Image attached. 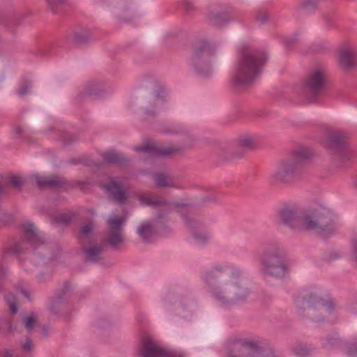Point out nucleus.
I'll return each mask as SVG.
<instances>
[{"label": "nucleus", "mask_w": 357, "mask_h": 357, "mask_svg": "<svg viewBox=\"0 0 357 357\" xmlns=\"http://www.w3.org/2000/svg\"><path fill=\"white\" fill-rule=\"evenodd\" d=\"M325 146L342 163L349 162L353 157L347 139L341 132L329 135Z\"/></svg>", "instance_id": "ddd939ff"}, {"label": "nucleus", "mask_w": 357, "mask_h": 357, "mask_svg": "<svg viewBox=\"0 0 357 357\" xmlns=\"http://www.w3.org/2000/svg\"><path fill=\"white\" fill-rule=\"evenodd\" d=\"M138 198L141 204L147 206H152L154 208L159 206L167 205V202L164 199H153L152 198L146 197L143 195H139Z\"/></svg>", "instance_id": "7c9ffc66"}, {"label": "nucleus", "mask_w": 357, "mask_h": 357, "mask_svg": "<svg viewBox=\"0 0 357 357\" xmlns=\"http://www.w3.org/2000/svg\"><path fill=\"white\" fill-rule=\"evenodd\" d=\"M326 86L327 75L325 70L315 68L309 73L297 93L309 102H315L324 96Z\"/></svg>", "instance_id": "0eeeda50"}, {"label": "nucleus", "mask_w": 357, "mask_h": 357, "mask_svg": "<svg viewBox=\"0 0 357 357\" xmlns=\"http://www.w3.org/2000/svg\"><path fill=\"white\" fill-rule=\"evenodd\" d=\"M72 294L71 284L66 282L62 288L56 291L54 296L50 299L48 309L52 314H57L60 312L61 306L68 303Z\"/></svg>", "instance_id": "f3484780"}, {"label": "nucleus", "mask_w": 357, "mask_h": 357, "mask_svg": "<svg viewBox=\"0 0 357 357\" xmlns=\"http://www.w3.org/2000/svg\"><path fill=\"white\" fill-rule=\"evenodd\" d=\"M9 183L14 188H20L24 183V181L22 177L11 175L9 176Z\"/></svg>", "instance_id": "c03bdc74"}, {"label": "nucleus", "mask_w": 357, "mask_h": 357, "mask_svg": "<svg viewBox=\"0 0 357 357\" xmlns=\"http://www.w3.org/2000/svg\"><path fill=\"white\" fill-rule=\"evenodd\" d=\"M351 252L353 257L357 260V240L353 239L351 241Z\"/></svg>", "instance_id": "603ef678"}, {"label": "nucleus", "mask_w": 357, "mask_h": 357, "mask_svg": "<svg viewBox=\"0 0 357 357\" xmlns=\"http://www.w3.org/2000/svg\"><path fill=\"white\" fill-rule=\"evenodd\" d=\"M354 187L357 189V177L354 180Z\"/></svg>", "instance_id": "338daca9"}, {"label": "nucleus", "mask_w": 357, "mask_h": 357, "mask_svg": "<svg viewBox=\"0 0 357 357\" xmlns=\"http://www.w3.org/2000/svg\"><path fill=\"white\" fill-rule=\"evenodd\" d=\"M8 272L7 268L5 267H1L0 268V277L3 278L6 275Z\"/></svg>", "instance_id": "13d9d810"}, {"label": "nucleus", "mask_w": 357, "mask_h": 357, "mask_svg": "<svg viewBox=\"0 0 357 357\" xmlns=\"http://www.w3.org/2000/svg\"><path fill=\"white\" fill-rule=\"evenodd\" d=\"M1 322L2 323L3 322L9 328V330L12 331V326H11V322H10V319H6L5 320H0V329L2 328Z\"/></svg>", "instance_id": "4d7b16f0"}, {"label": "nucleus", "mask_w": 357, "mask_h": 357, "mask_svg": "<svg viewBox=\"0 0 357 357\" xmlns=\"http://www.w3.org/2000/svg\"><path fill=\"white\" fill-rule=\"evenodd\" d=\"M36 323V319L33 313L23 318V324L29 333L33 331Z\"/></svg>", "instance_id": "ea45409f"}, {"label": "nucleus", "mask_w": 357, "mask_h": 357, "mask_svg": "<svg viewBox=\"0 0 357 357\" xmlns=\"http://www.w3.org/2000/svg\"><path fill=\"white\" fill-rule=\"evenodd\" d=\"M137 233L144 243H149L151 242L156 231L150 222L145 221L138 227Z\"/></svg>", "instance_id": "b1692460"}, {"label": "nucleus", "mask_w": 357, "mask_h": 357, "mask_svg": "<svg viewBox=\"0 0 357 357\" xmlns=\"http://www.w3.org/2000/svg\"><path fill=\"white\" fill-rule=\"evenodd\" d=\"M298 41L297 35L287 38L284 40V44L287 47H291Z\"/></svg>", "instance_id": "09e8293b"}, {"label": "nucleus", "mask_w": 357, "mask_h": 357, "mask_svg": "<svg viewBox=\"0 0 357 357\" xmlns=\"http://www.w3.org/2000/svg\"><path fill=\"white\" fill-rule=\"evenodd\" d=\"M162 132L170 135H188L189 134V130L185 126L178 123L169 125L162 129Z\"/></svg>", "instance_id": "2f4dec72"}, {"label": "nucleus", "mask_w": 357, "mask_h": 357, "mask_svg": "<svg viewBox=\"0 0 357 357\" xmlns=\"http://www.w3.org/2000/svg\"><path fill=\"white\" fill-rule=\"evenodd\" d=\"M210 22L215 26H223L231 20V12H211L209 15Z\"/></svg>", "instance_id": "a878e982"}, {"label": "nucleus", "mask_w": 357, "mask_h": 357, "mask_svg": "<svg viewBox=\"0 0 357 357\" xmlns=\"http://www.w3.org/2000/svg\"><path fill=\"white\" fill-rule=\"evenodd\" d=\"M48 6L50 7L51 10L54 13H56V7L64 3L66 0H45Z\"/></svg>", "instance_id": "a18cd8bd"}, {"label": "nucleus", "mask_w": 357, "mask_h": 357, "mask_svg": "<svg viewBox=\"0 0 357 357\" xmlns=\"http://www.w3.org/2000/svg\"><path fill=\"white\" fill-rule=\"evenodd\" d=\"M38 280L40 282H44V274L43 273H40L38 275Z\"/></svg>", "instance_id": "e2e57ef3"}, {"label": "nucleus", "mask_w": 357, "mask_h": 357, "mask_svg": "<svg viewBox=\"0 0 357 357\" xmlns=\"http://www.w3.org/2000/svg\"><path fill=\"white\" fill-rule=\"evenodd\" d=\"M268 59V55L264 50L243 49L231 77L233 86L237 89H245L252 84L261 74Z\"/></svg>", "instance_id": "20e7f679"}, {"label": "nucleus", "mask_w": 357, "mask_h": 357, "mask_svg": "<svg viewBox=\"0 0 357 357\" xmlns=\"http://www.w3.org/2000/svg\"><path fill=\"white\" fill-rule=\"evenodd\" d=\"M20 291L28 301H31V294L27 289L21 288Z\"/></svg>", "instance_id": "864d4df0"}, {"label": "nucleus", "mask_w": 357, "mask_h": 357, "mask_svg": "<svg viewBox=\"0 0 357 357\" xmlns=\"http://www.w3.org/2000/svg\"><path fill=\"white\" fill-rule=\"evenodd\" d=\"M324 19L326 21V22L327 23L328 26H331V17L328 15H324Z\"/></svg>", "instance_id": "052dcab7"}, {"label": "nucleus", "mask_w": 357, "mask_h": 357, "mask_svg": "<svg viewBox=\"0 0 357 357\" xmlns=\"http://www.w3.org/2000/svg\"><path fill=\"white\" fill-rule=\"evenodd\" d=\"M93 224L91 221H89L87 224L81 227L79 235V241L82 245L86 244L87 240L89 238L90 234H91L93 231Z\"/></svg>", "instance_id": "72a5a7b5"}, {"label": "nucleus", "mask_w": 357, "mask_h": 357, "mask_svg": "<svg viewBox=\"0 0 357 357\" xmlns=\"http://www.w3.org/2000/svg\"><path fill=\"white\" fill-rule=\"evenodd\" d=\"M5 300L6 303L9 306V309L13 314H15L17 312V299L16 296L12 294L9 293L5 296Z\"/></svg>", "instance_id": "58836bf2"}, {"label": "nucleus", "mask_w": 357, "mask_h": 357, "mask_svg": "<svg viewBox=\"0 0 357 357\" xmlns=\"http://www.w3.org/2000/svg\"><path fill=\"white\" fill-rule=\"evenodd\" d=\"M241 277V269L231 263L216 264L201 273L213 299L225 309L247 301L250 290L238 281Z\"/></svg>", "instance_id": "f257e3e1"}, {"label": "nucleus", "mask_w": 357, "mask_h": 357, "mask_svg": "<svg viewBox=\"0 0 357 357\" xmlns=\"http://www.w3.org/2000/svg\"><path fill=\"white\" fill-rule=\"evenodd\" d=\"M334 216L331 209L324 206L301 211L294 205L285 204L277 212L278 222L294 231L305 229L331 233Z\"/></svg>", "instance_id": "f03ea898"}, {"label": "nucleus", "mask_w": 357, "mask_h": 357, "mask_svg": "<svg viewBox=\"0 0 357 357\" xmlns=\"http://www.w3.org/2000/svg\"><path fill=\"white\" fill-rule=\"evenodd\" d=\"M105 93L104 85L100 82L88 84L84 89V95L89 98H98L102 97Z\"/></svg>", "instance_id": "393cba45"}, {"label": "nucleus", "mask_w": 357, "mask_h": 357, "mask_svg": "<svg viewBox=\"0 0 357 357\" xmlns=\"http://www.w3.org/2000/svg\"><path fill=\"white\" fill-rule=\"evenodd\" d=\"M91 33L89 29L76 32L73 35V42L75 45L82 46L88 43L91 39Z\"/></svg>", "instance_id": "c85d7f7f"}, {"label": "nucleus", "mask_w": 357, "mask_h": 357, "mask_svg": "<svg viewBox=\"0 0 357 357\" xmlns=\"http://www.w3.org/2000/svg\"><path fill=\"white\" fill-rule=\"evenodd\" d=\"M15 132H16L17 135H20L22 132V130L20 127H17L15 129Z\"/></svg>", "instance_id": "69168bd1"}, {"label": "nucleus", "mask_w": 357, "mask_h": 357, "mask_svg": "<svg viewBox=\"0 0 357 357\" xmlns=\"http://www.w3.org/2000/svg\"><path fill=\"white\" fill-rule=\"evenodd\" d=\"M24 231L21 236V239L15 243V245L10 248L9 251L17 254L24 253L28 249L27 245H29L33 251L35 252L38 249H41L42 252L38 254H41V257H47L49 259L53 258L54 255L50 253L49 248L45 245L43 236L37 232L33 223H28L23 225Z\"/></svg>", "instance_id": "1a4fd4ad"}, {"label": "nucleus", "mask_w": 357, "mask_h": 357, "mask_svg": "<svg viewBox=\"0 0 357 357\" xmlns=\"http://www.w3.org/2000/svg\"><path fill=\"white\" fill-rule=\"evenodd\" d=\"M345 352L350 356L357 357V342L347 343L345 346Z\"/></svg>", "instance_id": "79ce46f5"}, {"label": "nucleus", "mask_w": 357, "mask_h": 357, "mask_svg": "<svg viewBox=\"0 0 357 357\" xmlns=\"http://www.w3.org/2000/svg\"><path fill=\"white\" fill-rule=\"evenodd\" d=\"M218 195L216 193H212L208 195H206L202 197V202L204 204L208 203V202H216L218 199Z\"/></svg>", "instance_id": "de8ad7c7"}, {"label": "nucleus", "mask_w": 357, "mask_h": 357, "mask_svg": "<svg viewBox=\"0 0 357 357\" xmlns=\"http://www.w3.org/2000/svg\"><path fill=\"white\" fill-rule=\"evenodd\" d=\"M15 351L10 349H6L3 351V357H13Z\"/></svg>", "instance_id": "5fc2aeb1"}, {"label": "nucleus", "mask_w": 357, "mask_h": 357, "mask_svg": "<svg viewBox=\"0 0 357 357\" xmlns=\"http://www.w3.org/2000/svg\"><path fill=\"white\" fill-rule=\"evenodd\" d=\"M60 140L64 146H69L77 140L75 135L68 132H63L60 137Z\"/></svg>", "instance_id": "a19ab883"}, {"label": "nucleus", "mask_w": 357, "mask_h": 357, "mask_svg": "<svg viewBox=\"0 0 357 357\" xmlns=\"http://www.w3.org/2000/svg\"><path fill=\"white\" fill-rule=\"evenodd\" d=\"M125 241L123 232L107 230L104 235V243L109 245L111 249L116 250Z\"/></svg>", "instance_id": "4be33fe9"}, {"label": "nucleus", "mask_w": 357, "mask_h": 357, "mask_svg": "<svg viewBox=\"0 0 357 357\" xmlns=\"http://www.w3.org/2000/svg\"><path fill=\"white\" fill-rule=\"evenodd\" d=\"M261 273L263 275L282 280L289 274L284 251L276 241L268 242L258 252Z\"/></svg>", "instance_id": "39448f33"}, {"label": "nucleus", "mask_w": 357, "mask_h": 357, "mask_svg": "<svg viewBox=\"0 0 357 357\" xmlns=\"http://www.w3.org/2000/svg\"><path fill=\"white\" fill-rule=\"evenodd\" d=\"M340 257V255L337 252L332 253L329 257V259H336Z\"/></svg>", "instance_id": "680f3d73"}, {"label": "nucleus", "mask_w": 357, "mask_h": 357, "mask_svg": "<svg viewBox=\"0 0 357 357\" xmlns=\"http://www.w3.org/2000/svg\"><path fill=\"white\" fill-rule=\"evenodd\" d=\"M243 154L242 153H232V158H242Z\"/></svg>", "instance_id": "bf43d9fd"}, {"label": "nucleus", "mask_w": 357, "mask_h": 357, "mask_svg": "<svg viewBox=\"0 0 357 357\" xmlns=\"http://www.w3.org/2000/svg\"><path fill=\"white\" fill-rule=\"evenodd\" d=\"M298 307L303 310L305 316L317 324H334L337 319L339 310L337 300L321 289L305 290L296 298Z\"/></svg>", "instance_id": "7ed1b4c3"}, {"label": "nucleus", "mask_w": 357, "mask_h": 357, "mask_svg": "<svg viewBox=\"0 0 357 357\" xmlns=\"http://www.w3.org/2000/svg\"><path fill=\"white\" fill-rule=\"evenodd\" d=\"M154 181L157 186L160 188L175 187V183L172 178L165 174H155Z\"/></svg>", "instance_id": "c756f323"}, {"label": "nucleus", "mask_w": 357, "mask_h": 357, "mask_svg": "<svg viewBox=\"0 0 357 357\" xmlns=\"http://www.w3.org/2000/svg\"><path fill=\"white\" fill-rule=\"evenodd\" d=\"M167 215L168 213L166 211L160 212L155 218V220L159 222H164L167 220Z\"/></svg>", "instance_id": "8fccbe9b"}, {"label": "nucleus", "mask_w": 357, "mask_h": 357, "mask_svg": "<svg viewBox=\"0 0 357 357\" xmlns=\"http://www.w3.org/2000/svg\"><path fill=\"white\" fill-rule=\"evenodd\" d=\"M37 187L40 189L61 188L65 184L63 178L52 175L50 176L34 175Z\"/></svg>", "instance_id": "a211bd4d"}, {"label": "nucleus", "mask_w": 357, "mask_h": 357, "mask_svg": "<svg viewBox=\"0 0 357 357\" xmlns=\"http://www.w3.org/2000/svg\"><path fill=\"white\" fill-rule=\"evenodd\" d=\"M104 250L103 244H98L89 247H82V252L85 255L86 261L91 263H98L101 259L100 255Z\"/></svg>", "instance_id": "412c9836"}, {"label": "nucleus", "mask_w": 357, "mask_h": 357, "mask_svg": "<svg viewBox=\"0 0 357 357\" xmlns=\"http://www.w3.org/2000/svg\"><path fill=\"white\" fill-rule=\"evenodd\" d=\"M238 144L241 148L252 149L256 144V140L252 136L243 135L238 138Z\"/></svg>", "instance_id": "f704fd0d"}, {"label": "nucleus", "mask_w": 357, "mask_h": 357, "mask_svg": "<svg viewBox=\"0 0 357 357\" xmlns=\"http://www.w3.org/2000/svg\"><path fill=\"white\" fill-rule=\"evenodd\" d=\"M311 156V151L306 147H299L294 150L288 158L282 160L273 173L275 181L289 183L298 177L303 164Z\"/></svg>", "instance_id": "423d86ee"}, {"label": "nucleus", "mask_w": 357, "mask_h": 357, "mask_svg": "<svg viewBox=\"0 0 357 357\" xmlns=\"http://www.w3.org/2000/svg\"><path fill=\"white\" fill-rule=\"evenodd\" d=\"M108 198L119 204H126L128 199L126 188L123 185V179L119 176H111L107 183L101 185Z\"/></svg>", "instance_id": "4468645a"}, {"label": "nucleus", "mask_w": 357, "mask_h": 357, "mask_svg": "<svg viewBox=\"0 0 357 357\" xmlns=\"http://www.w3.org/2000/svg\"><path fill=\"white\" fill-rule=\"evenodd\" d=\"M101 157L105 163L119 167H126L130 162V159L126 155L115 151L103 153Z\"/></svg>", "instance_id": "aec40b11"}, {"label": "nucleus", "mask_w": 357, "mask_h": 357, "mask_svg": "<svg viewBox=\"0 0 357 357\" xmlns=\"http://www.w3.org/2000/svg\"><path fill=\"white\" fill-rule=\"evenodd\" d=\"M167 91L161 86L158 87L153 94L147 98L146 105L142 108L144 117L148 120L158 116L167 100Z\"/></svg>", "instance_id": "2eb2a0df"}, {"label": "nucleus", "mask_w": 357, "mask_h": 357, "mask_svg": "<svg viewBox=\"0 0 357 357\" xmlns=\"http://www.w3.org/2000/svg\"><path fill=\"white\" fill-rule=\"evenodd\" d=\"M114 12L116 18L120 21L130 22L133 17L130 3L126 1H121L114 8Z\"/></svg>", "instance_id": "5701e85b"}, {"label": "nucleus", "mask_w": 357, "mask_h": 357, "mask_svg": "<svg viewBox=\"0 0 357 357\" xmlns=\"http://www.w3.org/2000/svg\"><path fill=\"white\" fill-rule=\"evenodd\" d=\"M259 346L257 342L248 339H240L233 342L227 349L229 357H253L254 353L257 351ZM259 357H281L273 349H268L263 351Z\"/></svg>", "instance_id": "9b49d317"}, {"label": "nucleus", "mask_w": 357, "mask_h": 357, "mask_svg": "<svg viewBox=\"0 0 357 357\" xmlns=\"http://www.w3.org/2000/svg\"><path fill=\"white\" fill-rule=\"evenodd\" d=\"M43 331H44V334L46 335L47 332H46V330L45 328L43 329Z\"/></svg>", "instance_id": "774afa93"}, {"label": "nucleus", "mask_w": 357, "mask_h": 357, "mask_svg": "<svg viewBox=\"0 0 357 357\" xmlns=\"http://www.w3.org/2000/svg\"><path fill=\"white\" fill-rule=\"evenodd\" d=\"M21 348L26 354H31L34 349V344L29 338H26L25 342L21 343Z\"/></svg>", "instance_id": "37998d69"}, {"label": "nucleus", "mask_w": 357, "mask_h": 357, "mask_svg": "<svg viewBox=\"0 0 357 357\" xmlns=\"http://www.w3.org/2000/svg\"><path fill=\"white\" fill-rule=\"evenodd\" d=\"M183 7H184V9L187 11V12H190V10H192L194 8L192 3L190 1H185L183 3Z\"/></svg>", "instance_id": "6e6d98bb"}, {"label": "nucleus", "mask_w": 357, "mask_h": 357, "mask_svg": "<svg viewBox=\"0 0 357 357\" xmlns=\"http://www.w3.org/2000/svg\"><path fill=\"white\" fill-rule=\"evenodd\" d=\"M339 63L344 70H351L357 65V54L350 47L342 49L339 54Z\"/></svg>", "instance_id": "6ab92c4d"}, {"label": "nucleus", "mask_w": 357, "mask_h": 357, "mask_svg": "<svg viewBox=\"0 0 357 357\" xmlns=\"http://www.w3.org/2000/svg\"><path fill=\"white\" fill-rule=\"evenodd\" d=\"M14 42L13 38H7L6 37L0 36V47H5Z\"/></svg>", "instance_id": "3c124183"}, {"label": "nucleus", "mask_w": 357, "mask_h": 357, "mask_svg": "<svg viewBox=\"0 0 357 357\" xmlns=\"http://www.w3.org/2000/svg\"><path fill=\"white\" fill-rule=\"evenodd\" d=\"M135 149L137 151L147 153L154 157H167L182 153L184 148L176 144L165 146L155 143H146L142 146L135 147Z\"/></svg>", "instance_id": "dca6fc26"}, {"label": "nucleus", "mask_w": 357, "mask_h": 357, "mask_svg": "<svg viewBox=\"0 0 357 357\" xmlns=\"http://www.w3.org/2000/svg\"><path fill=\"white\" fill-rule=\"evenodd\" d=\"M322 0H302L299 3V8L305 14H314L319 8V3Z\"/></svg>", "instance_id": "cd10ccee"}, {"label": "nucleus", "mask_w": 357, "mask_h": 357, "mask_svg": "<svg viewBox=\"0 0 357 357\" xmlns=\"http://www.w3.org/2000/svg\"><path fill=\"white\" fill-rule=\"evenodd\" d=\"M32 89V84L31 82L27 79L23 80L20 86L19 89L17 90V94L20 97H24L26 95L31 93Z\"/></svg>", "instance_id": "4c0bfd02"}, {"label": "nucleus", "mask_w": 357, "mask_h": 357, "mask_svg": "<svg viewBox=\"0 0 357 357\" xmlns=\"http://www.w3.org/2000/svg\"><path fill=\"white\" fill-rule=\"evenodd\" d=\"M270 18L268 11L265 8H259L257 10L255 15L256 21L260 24L264 25L268 22Z\"/></svg>", "instance_id": "c9c22d12"}, {"label": "nucleus", "mask_w": 357, "mask_h": 357, "mask_svg": "<svg viewBox=\"0 0 357 357\" xmlns=\"http://www.w3.org/2000/svg\"><path fill=\"white\" fill-rule=\"evenodd\" d=\"M86 165H89V166H96V167H99L100 165V164L96 163V162H92V161H90V162H87Z\"/></svg>", "instance_id": "0e129e2a"}, {"label": "nucleus", "mask_w": 357, "mask_h": 357, "mask_svg": "<svg viewBox=\"0 0 357 357\" xmlns=\"http://www.w3.org/2000/svg\"><path fill=\"white\" fill-rule=\"evenodd\" d=\"M139 355L141 357H185L182 351L162 348L156 340L147 335L142 337Z\"/></svg>", "instance_id": "f8f14e48"}, {"label": "nucleus", "mask_w": 357, "mask_h": 357, "mask_svg": "<svg viewBox=\"0 0 357 357\" xmlns=\"http://www.w3.org/2000/svg\"><path fill=\"white\" fill-rule=\"evenodd\" d=\"M341 340L337 337H328L326 338V342L324 344V347H335L340 345Z\"/></svg>", "instance_id": "49530a36"}, {"label": "nucleus", "mask_w": 357, "mask_h": 357, "mask_svg": "<svg viewBox=\"0 0 357 357\" xmlns=\"http://www.w3.org/2000/svg\"><path fill=\"white\" fill-rule=\"evenodd\" d=\"M218 45L215 43L202 40L197 42L190 59V65L195 73L199 77H207L212 73L209 58L213 56Z\"/></svg>", "instance_id": "6e6552de"}, {"label": "nucleus", "mask_w": 357, "mask_h": 357, "mask_svg": "<svg viewBox=\"0 0 357 357\" xmlns=\"http://www.w3.org/2000/svg\"><path fill=\"white\" fill-rule=\"evenodd\" d=\"M108 230L114 231L123 232V227L126 223L124 216L111 215L107 221Z\"/></svg>", "instance_id": "bb28decb"}, {"label": "nucleus", "mask_w": 357, "mask_h": 357, "mask_svg": "<svg viewBox=\"0 0 357 357\" xmlns=\"http://www.w3.org/2000/svg\"><path fill=\"white\" fill-rule=\"evenodd\" d=\"M315 350V348L312 344H299L296 345L293 351L295 355L299 357L306 356L310 355Z\"/></svg>", "instance_id": "473e14b6"}, {"label": "nucleus", "mask_w": 357, "mask_h": 357, "mask_svg": "<svg viewBox=\"0 0 357 357\" xmlns=\"http://www.w3.org/2000/svg\"><path fill=\"white\" fill-rule=\"evenodd\" d=\"M73 218L74 215L73 213H61L53 218V222L56 224L68 225Z\"/></svg>", "instance_id": "e433bc0d"}, {"label": "nucleus", "mask_w": 357, "mask_h": 357, "mask_svg": "<svg viewBox=\"0 0 357 357\" xmlns=\"http://www.w3.org/2000/svg\"><path fill=\"white\" fill-rule=\"evenodd\" d=\"M186 207V209L181 211L182 218L185 225L190 230L195 241L198 244L204 245L208 242L211 236L204 224L198 220L195 214L190 211L191 205L178 204L176 207Z\"/></svg>", "instance_id": "9d476101"}]
</instances>
